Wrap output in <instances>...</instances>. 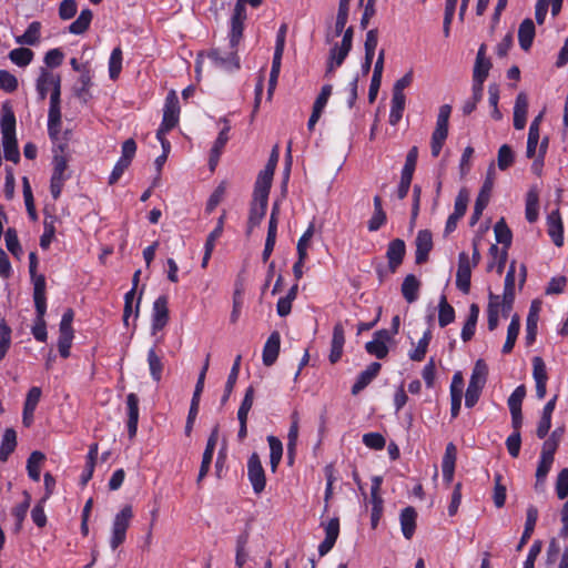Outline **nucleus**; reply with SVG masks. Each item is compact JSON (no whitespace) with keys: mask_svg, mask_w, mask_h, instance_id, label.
Masks as SVG:
<instances>
[{"mask_svg":"<svg viewBox=\"0 0 568 568\" xmlns=\"http://www.w3.org/2000/svg\"><path fill=\"white\" fill-rule=\"evenodd\" d=\"M273 175L274 173L267 170L261 171L255 182L253 195L268 197Z\"/></svg>","mask_w":568,"mask_h":568,"instance_id":"obj_33","label":"nucleus"},{"mask_svg":"<svg viewBox=\"0 0 568 568\" xmlns=\"http://www.w3.org/2000/svg\"><path fill=\"white\" fill-rule=\"evenodd\" d=\"M390 339L389 333L386 329L377 331L374 334V338L366 343L365 349L368 354L376 356L382 359L387 356L388 347L387 343Z\"/></svg>","mask_w":568,"mask_h":568,"instance_id":"obj_12","label":"nucleus"},{"mask_svg":"<svg viewBox=\"0 0 568 568\" xmlns=\"http://www.w3.org/2000/svg\"><path fill=\"white\" fill-rule=\"evenodd\" d=\"M180 116V103L178 95L174 91H171L165 99L164 108H163V118L162 124L164 129L166 128H175L179 123Z\"/></svg>","mask_w":568,"mask_h":568,"instance_id":"obj_11","label":"nucleus"},{"mask_svg":"<svg viewBox=\"0 0 568 568\" xmlns=\"http://www.w3.org/2000/svg\"><path fill=\"white\" fill-rule=\"evenodd\" d=\"M123 53L121 47H115L109 58V78L115 81L122 71Z\"/></svg>","mask_w":568,"mask_h":568,"instance_id":"obj_39","label":"nucleus"},{"mask_svg":"<svg viewBox=\"0 0 568 568\" xmlns=\"http://www.w3.org/2000/svg\"><path fill=\"white\" fill-rule=\"evenodd\" d=\"M45 456L39 450L32 452L27 460V471L28 476L33 481L40 480V471L42 463L44 462Z\"/></svg>","mask_w":568,"mask_h":568,"instance_id":"obj_32","label":"nucleus"},{"mask_svg":"<svg viewBox=\"0 0 568 568\" xmlns=\"http://www.w3.org/2000/svg\"><path fill=\"white\" fill-rule=\"evenodd\" d=\"M430 339H432V332L428 329L423 334V336L418 341L415 349H413L409 353V358L412 361H417V362L422 361L426 355L427 347L429 345Z\"/></svg>","mask_w":568,"mask_h":568,"instance_id":"obj_54","label":"nucleus"},{"mask_svg":"<svg viewBox=\"0 0 568 568\" xmlns=\"http://www.w3.org/2000/svg\"><path fill=\"white\" fill-rule=\"evenodd\" d=\"M0 128L2 136L16 135V116L10 109L3 108Z\"/></svg>","mask_w":568,"mask_h":568,"instance_id":"obj_48","label":"nucleus"},{"mask_svg":"<svg viewBox=\"0 0 568 568\" xmlns=\"http://www.w3.org/2000/svg\"><path fill=\"white\" fill-rule=\"evenodd\" d=\"M488 367L483 359H477L470 375L469 385L484 388L487 382Z\"/></svg>","mask_w":568,"mask_h":568,"instance_id":"obj_40","label":"nucleus"},{"mask_svg":"<svg viewBox=\"0 0 568 568\" xmlns=\"http://www.w3.org/2000/svg\"><path fill=\"white\" fill-rule=\"evenodd\" d=\"M345 344V333L342 323H336L333 328V336L331 343L329 362L336 363L339 361L343 354V347Z\"/></svg>","mask_w":568,"mask_h":568,"instance_id":"obj_18","label":"nucleus"},{"mask_svg":"<svg viewBox=\"0 0 568 568\" xmlns=\"http://www.w3.org/2000/svg\"><path fill=\"white\" fill-rule=\"evenodd\" d=\"M128 408V433L130 438H133L138 432L139 423V398L134 393L126 396Z\"/></svg>","mask_w":568,"mask_h":568,"instance_id":"obj_17","label":"nucleus"},{"mask_svg":"<svg viewBox=\"0 0 568 568\" xmlns=\"http://www.w3.org/2000/svg\"><path fill=\"white\" fill-rule=\"evenodd\" d=\"M538 519V509L537 507L530 505L527 508V517L525 523V529L520 538V542L517 547V549H521V547L527 542V540L531 537L536 523Z\"/></svg>","mask_w":568,"mask_h":568,"instance_id":"obj_34","label":"nucleus"},{"mask_svg":"<svg viewBox=\"0 0 568 568\" xmlns=\"http://www.w3.org/2000/svg\"><path fill=\"white\" fill-rule=\"evenodd\" d=\"M30 503H31V495L27 490H24L23 491V501L20 503L19 505H17L12 510V515L17 520L18 528L21 527V525L27 516V513L30 507Z\"/></svg>","mask_w":568,"mask_h":568,"instance_id":"obj_57","label":"nucleus"},{"mask_svg":"<svg viewBox=\"0 0 568 568\" xmlns=\"http://www.w3.org/2000/svg\"><path fill=\"white\" fill-rule=\"evenodd\" d=\"M12 329L6 318L0 315V362L6 357L11 346Z\"/></svg>","mask_w":568,"mask_h":568,"instance_id":"obj_44","label":"nucleus"},{"mask_svg":"<svg viewBox=\"0 0 568 568\" xmlns=\"http://www.w3.org/2000/svg\"><path fill=\"white\" fill-rule=\"evenodd\" d=\"M406 97L392 95L390 111L388 121L390 125H396L403 118L405 110Z\"/></svg>","mask_w":568,"mask_h":568,"instance_id":"obj_45","label":"nucleus"},{"mask_svg":"<svg viewBox=\"0 0 568 568\" xmlns=\"http://www.w3.org/2000/svg\"><path fill=\"white\" fill-rule=\"evenodd\" d=\"M207 59L212 65L216 69L232 72L240 69V59L236 53V49L221 50L213 49L207 53Z\"/></svg>","mask_w":568,"mask_h":568,"instance_id":"obj_3","label":"nucleus"},{"mask_svg":"<svg viewBox=\"0 0 568 568\" xmlns=\"http://www.w3.org/2000/svg\"><path fill=\"white\" fill-rule=\"evenodd\" d=\"M535 38V24L531 19H525L518 29V41L520 44V48L525 51H527L531 44L532 40Z\"/></svg>","mask_w":568,"mask_h":568,"instance_id":"obj_26","label":"nucleus"},{"mask_svg":"<svg viewBox=\"0 0 568 568\" xmlns=\"http://www.w3.org/2000/svg\"><path fill=\"white\" fill-rule=\"evenodd\" d=\"M381 364L377 362L371 363L365 371H363L358 376L354 385L352 386V393L354 395L358 394L363 390L379 373Z\"/></svg>","mask_w":568,"mask_h":568,"instance_id":"obj_21","label":"nucleus"},{"mask_svg":"<svg viewBox=\"0 0 568 568\" xmlns=\"http://www.w3.org/2000/svg\"><path fill=\"white\" fill-rule=\"evenodd\" d=\"M59 84H61L60 75L53 73L45 67H41L39 70V75L36 80V91L39 101H44L48 94L52 92Z\"/></svg>","mask_w":568,"mask_h":568,"instance_id":"obj_5","label":"nucleus"},{"mask_svg":"<svg viewBox=\"0 0 568 568\" xmlns=\"http://www.w3.org/2000/svg\"><path fill=\"white\" fill-rule=\"evenodd\" d=\"M420 287L419 280L414 274H408L402 283V294L408 303H413L418 298Z\"/></svg>","mask_w":568,"mask_h":568,"instance_id":"obj_27","label":"nucleus"},{"mask_svg":"<svg viewBox=\"0 0 568 568\" xmlns=\"http://www.w3.org/2000/svg\"><path fill=\"white\" fill-rule=\"evenodd\" d=\"M473 267L469 255L466 252H460L458 255V267L456 272V286L464 294L469 293Z\"/></svg>","mask_w":568,"mask_h":568,"instance_id":"obj_9","label":"nucleus"},{"mask_svg":"<svg viewBox=\"0 0 568 568\" xmlns=\"http://www.w3.org/2000/svg\"><path fill=\"white\" fill-rule=\"evenodd\" d=\"M267 443L270 446L271 469L276 471L283 456V444L277 437L273 435L267 436Z\"/></svg>","mask_w":568,"mask_h":568,"instance_id":"obj_37","label":"nucleus"},{"mask_svg":"<svg viewBox=\"0 0 568 568\" xmlns=\"http://www.w3.org/2000/svg\"><path fill=\"white\" fill-rule=\"evenodd\" d=\"M516 155L513 148L508 144H503L497 153V165L501 171L509 169L515 162Z\"/></svg>","mask_w":568,"mask_h":568,"instance_id":"obj_47","label":"nucleus"},{"mask_svg":"<svg viewBox=\"0 0 568 568\" xmlns=\"http://www.w3.org/2000/svg\"><path fill=\"white\" fill-rule=\"evenodd\" d=\"M362 440L366 447H368L371 449H375V450L383 449L386 444L384 436L382 434L375 433V432L364 434Z\"/></svg>","mask_w":568,"mask_h":568,"instance_id":"obj_61","label":"nucleus"},{"mask_svg":"<svg viewBox=\"0 0 568 568\" xmlns=\"http://www.w3.org/2000/svg\"><path fill=\"white\" fill-rule=\"evenodd\" d=\"M489 256L490 261L487 265L488 271H496L498 274L504 272L508 252L506 248H499L496 244H493L489 247Z\"/></svg>","mask_w":568,"mask_h":568,"instance_id":"obj_23","label":"nucleus"},{"mask_svg":"<svg viewBox=\"0 0 568 568\" xmlns=\"http://www.w3.org/2000/svg\"><path fill=\"white\" fill-rule=\"evenodd\" d=\"M416 518L417 513L415 508L408 506L404 508L400 513L399 520H400V528L404 537L406 539H410L416 529Z\"/></svg>","mask_w":568,"mask_h":568,"instance_id":"obj_22","label":"nucleus"},{"mask_svg":"<svg viewBox=\"0 0 568 568\" xmlns=\"http://www.w3.org/2000/svg\"><path fill=\"white\" fill-rule=\"evenodd\" d=\"M519 329H520V320H519V316L517 314H515L511 317V321L507 328V337H506V342L503 346L504 354H509L513 351L515 343L517 341L518 334H519Z\"/></svg>","mask_w":568,"mask_h":568,"instance_id":"obj_35","label":"nucleus"},{"mask_svg":"<svg viewBox=\"0 0 568 568\" xmlns=\"http://www.w3.org/2000/svg\"><path fill=\"white\" fill-rule=\"evenodd\" d=\"M525 216L529 223H535L538 220L539 195L535 190H529L526 194Z\"/></svg>","mask_w":568,"mask_h":568,"instance_id":"obj_29","label":"nucleus"},{"mask_svg":"<svg viewBox=\"0 0 568 568\" xmlns=\"http://www.w3.org/2000/svg\"><path fill=\"white\" fill-rule=\"evenodd\" d=\"M168 297L160 295L153 303L151 331L155 335L169 322Z\"/></svg>","mask_w":568,"mask_h":568,"instance_id":"obj_10","label":"nucleus"},{"mask_svg":"<svg viewBox=\"0 0 568 568\" xmlns=\"http://www.w3.org/2000/svg\"><path fill=\"white\" fill-rule=\"evenodd\" d=\"M0 89L11 93L18 89V79L7 70H0Z\"/></svg>","mask_w":568,"mask_h":568,"instance_id":"obj_62","label":"nucleus"},{"mask_svg":"<svg viewBox=\"0 0 568 568\" xmlns=\"http://www.w3.org/2000/svg\"><path fill=\"white\" fill-rule=\"evenodd\" d=\"M528 101L525 93H519L514 106V126L516 130H523L526 125V115Z\"/></svg>","mask_w":568,"mask_h":568,"instance_id":"obj_25","label":"nucleus"},{"mask_svg":"<svg viewBox=\"0 0 568 568\" xmlns=\"http://www.w3.org/2000/svg\"><path fill=\"white\" fill-rule=\"evenodd\" d=\"M267 202L268 197H260L257 195H253L248 215V227L251 230L257 226L265 216Z\"/></svg>","mask_w":568,"mask_h":568,"instance_id":"obj_19","label":"nucleus"},{"mask_svg":"<svg viewBox=\"0 0 568 568\" xmlns=\"http://www.w3.org/2000/svg\"><path fill=\"white\" fill-rule=\"evenodd\" d=\"M282 57L283 53L274 52L273 54V61H272V68L270 73V80H268V94L271 95L274 91L277 79L281 72V65H282Z\"/></svg>","mask_w":568,"mask_h":568,"instance_id":"obj_58","label":"nucleus"},{"mask_svg":"<svg viewBox=\"0 0 568 568\" xmlns=\"http://www.w3.org/2000/svg\"><path fill=\"white\" fill-rule=\"evenodd\" d=\"M496 178V166L495 163H490L487 169L486 179L484 181V184L481 186V190L476 199L474 211L470 217V225H475L479 217L483 214V211L488 205L490 192L493 190L494 183Z\"/></svg>","mask_w":568,"mask_h":568,"instance_id":"obj_2","label":"nucleus"},{"mask_svg":"<svg viewBox=\"0 0 568 568\" xmlns=\"http://www.w3.org/2000/svg\"><path fill=\"white\" fill-rule=\"evenodd\" d=\"M41 24L38 21L31 22L23 34L16 37V42L22 45H36L40 40Z\"/></svg>","mask_w":568,"mask_h":568,"instance_id":"obj_28","label":"nucleus"},{"mask_svg":"<svg viewBox=\"0 0 568 568\" xmlns=\"http://www.w3.org/2000/svg\"><path fill=\"white\" fill-rule=\"evenodd\" d=\"M4 241L8 251L16 257L20 258L23 251L19 243L16 230L8 229L4 233Z\"/></svg>","mask_w":568,"mask_h":568,"instance_id":"obj_56","label":"nucleus"},{"mask_svg":"<svg viewBox=\"0 0 568 568\" xmlns=\"http://www.w3.org/2000/svg\"><path fill=\"white\" fill-rule=\"evenodd\" d=\"M469 195L465 189H462L458 192V195L455 199L454 212L448 216L445 225V234L453 233L458 224V221L465 215L467 210Z\"/></svg>","mask_w":568,"mask_h":568,"instance_id":"obj_8","label":"nucleus"},{"mask_svg":"<svg viewBox=\"0 0 568 568\" xmlns=\"http://www.w3.org/2000/svg\"><path fill=\"white\" fill-rule=\"evenodd\" d=\"M556 494L559 499L568 497V468L560 470L556 481Z\"/></svg>","mask_w":568,"mask_h":568,"instance_id":"obj_64","label":"nucleus"},{"mask_svg":"<svg viewBox=\"0 0 568 568\" xmlns=\"http://www.w3.org/2000/svg\"><path fill=\"white\" fill-rule=\"evenodd\" d=\"M133 518V508L131 505L123 506L114 516L111 526L110 547L118 549L126 540V531Z\"/></svg>","mask_w":568,"mask_h":568,"instance_id":"obj_1","label":"nucleus"},{"mask_svg":"<svg viewBox=\"0 0 568 568\" xmlns=\"http://www.w3.org/2000/svg\"><path fill=\"white\" fill-rule=\"evenodd\" d=\"M349 50L335 44L329 51V59L327 63L326 73H332L336 68L341 67L348 55Z\"/></svg>","mask_w":568,"mask_h":568,"instance_id":"obj_43","label":"nucleus"},{"mask_svg":"<svg viewBox=\"0 0 568 568\" xmlns=\"http://www.w3.org/2000/svg\"><path fill=\"white\" fill-rule=\"evenodd\" d=\"M3 158L7 161L18 163L20 161V152L16 135L2 136Z\"/></svg>","mask_w":568,"mask_h":568,"instance_id":"obj_41","label":"nucleus"},{"mask_svg":"<svg viewBox=\"0 0 568 568\" xmlns=\"http://www.w3.org/2000/svg\"><path fill=\"white\" fill-rule=\"evenodd\" d=\"M405 254L406 245L403 240L395 239L388 243L386 257L388 260V266L392 272H395L403 263Z\"/></svg>","mask_w":568,"mask_h":568,"instance_id":"obj_16","label":"nucleus"},{"mask_svg":"<svg viewBox=\"0 0 568 568\" xmlns=\"http://www.w3.org/2000/svg\"><path fill=\"white\" fill-rule=\"evenodd\" d=\"M300 424L298 416L294 413L291 416V426L287 433V455L291 462L294 459V455L296 452V445L298 439Z\"/></svg>","mask_w":568,"mask_h":568,"instance_id":"obj_31","label":"nucleus"},{"mask_svg":"<svg viewBox=\"0 0 568 568\" xmlns=\"http://www.w3.org/2000/svg\"><path fill=\"white\" fill-rule=\"evenodd\" d=\"M526 395V389L524 385L517 386L514 392L508 397L507 404L509 410H521V404Z\"/></svg>","mask_w":568,"mask_h":568,"instance_id":"obj_63","label":"nucleus"},{"mask_svg":"<svg viewBox=\"0 0 568 568\" xmlns=\"http://www.w3.org/2000/svg\"><path fill=\"white\" fill-rule=\"evenodd\" d=\"M547 233L556 246L564 245V224L558 210L550 212L547 216Z\"/></svg>","mask_w":568,"mask_h":568,"instance_id":"obj_15","label":"nucleus"},{"mask_svg":"<svg viewBox=\"0 0 568 568\" xmlns=\"http://www.w3.org/2000/svg\"><path fill=\"white\" fill-rule=\"evenodd\" d=\"M67 159L63 155H55L53 158V172L50 180V192L54 200H57L61 192L68 175L67 171Z\"/></svg>","mask_w":568,"mask_h":568,"instance_id":"obj_7","label":"nucleus"},{"mask_svg":"<svg viewBox=\"0 0 568 568\" xmlns=\"http://www.w3.org/2000/svg\"><path fill=\"white\" fill-rule=\"evenodd\" d=\"M455 321V310L448 304L446 296L442 295L438 304V324L445 327Z\"/></svg>","mask_w":568,"mask_h":568,"instance_id":"obj_42","label":"nucleus"},{"mask_svg":"<svg viewBox=\"0 0 568 568\" xmlns=\"http://www.w3.org/2000/svg\"><path fill=\"white\" fill-rule=\"evenodd\" d=\"M494 232L497 243L503 244V248L508 250L511 244L513 235L504 220H500L495 224Z\"/></svg>","mask_w":568,"mask_h":568,"instance_id":"obj_51","label":"nucleus"},{"mask_svg":"<svg viewBox=\"0 0 568 568\" xmlns=\"http://www.w3.org/2000/svg\"><path fill=\"white\" fill-rule=\"evenodd\" d=\"M554 463V457L549 456L548 454H540L539 463L536 470V484L535 488L536 490L542 491L546 484V478L548 473L551 469Z\"/></svg>","mask_w":568,"mask_h":568,"instance_id":"obj_24","label":"nucleus"},{"mask_svg":"<svg viewBox=\"0 0 568 568\" xmlns=\"http://www.w3.org/2000/svg\"><path fill=\"white\" fill-rule=\"evenodd\" d=\"M93 13L90 9H83L79 17L69 26V32L72 34L84 33L92 21Z\"/></svg>","mask_w":568,"mask_h":568,"instance_id":"obj_36","label":"nucleus"},{"mask_svg":"<svg viewBox=\"0 0 568 568\" xmlns=\"http://www.w3.org/2000/svg\"><path fill=\"white\" fill-rule=\"evenodd\" d=\"M61 130V112L48 111V133L50 139L57 140Z\"/></svg>","mask_w":568,"mask_h":568,"instance_id":"obj_60","label":"nucleus"},{"mask_svg":"<svg viewBox=\"0 0 568 568\" xmlns=\"http://www.w3.org/2000/svg\"><path fill=\"white\" fill-rule=\"evenodd\" d=\"M246 18V9H242L241 6L237 8L234 6V10L230 19L229 31V42L232 49H237V45L242 40Z\"/></svg>","mask_w":568,"mask_h":568,"instance_id":"obj_6","label":"nucleus"},{"mask_svg":"<svg viewBox=\"0 0 568 568\" xmlns=\"http://www.w3.org/2000/svg\"><path fill=\"white\" fill-rule=\"evenodd\" d=\"M417 158H418V149H417V146H413L406 155V160H405V164L402 169L400 178L407 179L410 181L413 180V175H414L416 164H417Z\"/></svg>","mask_w":568,"mask_h":568,"instance_id":"obj_49","label":"nucleus"},{"mask_svg":"<svg viewBox=\"0 0 568 568\" xmlns=\"http://www.w3.org/2000/svg\"><path fill=\"white\" fill-rule=\"evenodd\" d=\"M34 53L28 48H17L9 52V59L12 63L20 68H24L31 63Z\"/></svg>","mask_w":568,"mask_h":568,"instance_id":"obj_46","label":"nucleus"},{"mask_svg":"<svg viewBox=\"0 0 568 568\" xmlns=\"http://www.w3.org/2000/svg\"><path fill=\"white\" fill-rule=\"evenodd\" d=\"M416 264H423L428 260V254L433 248V236L428 230H420L417 233L416 240Z\"/></svg>","mask_w":568,"mask_h":568,"instance_id":"obj_14","label":"nucleus"},{"mask_svg":"<svg viewBox=\"0 0 568 568\" xmlns=\"http://www.w3.org/2000/svg\"><path fill=\"white\" fill-rule=\"evenodd\" d=\"M349 0H339L338 11L335 21V36L342 34L348 19Z\"/></svg>","mask_w":568,"mask_h":568,"instance_id":"obj_52","label":"nucleus"},{"mask_svg":"<svg viewBox=\"0 0 568 568\" xmlns=\"http://www.w3.org/2000/svg\"><path fill=\"white\" fill-rule=\"evenodd\" d=\"M17 446V434L12 428L4 430L0 445V460L6 462Z\"/></svg>","mask_w":568,"mask_h":568,"instance_id":"obj_38","label":"nucleus"},{"mask_svg":"<svg viewBox=\"0 0 568 568\" xmlns=\"http://www.w3.org/2000/svg\"><path fill=\"white\" fill-rule=\"evenodd\" d=\"M247 478L256 495H260L265 489V471L256 453H253L247 459Z\"/></svg>","mask_w":568,"mask_h":568,"instance_id":"obj_4","label":"nucleus"},{"mask_svg":"<svg viewBox=\"0 0 568 568\" xmlns=\"http://www.w3.org/2000/svg\"><path fill=\"white\" fill-rule=\"evenodd\" d=\"M240 364H241V355H239L236 358H235V362L231 368V372L227 376V381H226V384H225V389H224V395L222 396V404H225L230 397V395L232 394L233 392V388H234V385L237 381V377H239V371H240Z\"/></svg>","mask_w":568,"mask_h":568,"instance_id":"obj_50","label":"nucleus"},{"mask_svg":"<svg viewBox=\"0 0 568 568\" xmlns=\"http://www.w3.org/2000/svg\"><path fill=\"white\" fill-rule=\"evenodd\" d=\"M156 344L148 352V365L150 375L154 382H160L162 378L163 363L162 357L156 354Z\"/></svg>","mask_w":568,"mask_h":568,"instance_id":"obj_30","label":"nucleus"},{"mask_svg":"<svg viewBox=\"0 0 568 568\" xmlns=\"http://www.w3.org/2000/svg\"><path fill=\"white\" fill-rule=\"evenodd\" d=\"M222 121L224 122V128L220 131L216 140L214 141V144L211 149V151H213V156L216 158V156H220L222 154V151L225 146V144L227 143L229 141V132L231 130V125L229 123V121L226 119H222Z\"/></svg>","mask_w":568,"mask_h":568,"instance_id":"obj_55","label":"nucleus"},{"mask_svg":"<svg viewBox=\"0 0 568 568\" xmlns=\"http://www.w3.org/2000/svg\"><path fill=\"white\" fill-rule=\"evenodd\" d=\"M254 394H255V392H254L253 386H248L245 390L244 398L239 407L237 419H242V418L247 419L248 413L253 406Z\"/></svg>","mask_w":568,"mask_h":568,"instance_id":"obj_59","label":"nucleus"},{"mask_svg":"<svg viewBox=\"0 0 568 568\" xmlns=\"http://www.w3.org/2000/svg\"><path fill=\"white\" fill-rule=\"evenodd\" d=\"M280 345H281V336L278 332H273L264 347H263V364L265 366H271L275 363L277 359L278 353H280Z\"/></svg>","mask_w":568,"mask_h":568,"instance_id":"obj_20","label":"nucleus"},{"mask_svg":"<svg viewBox=\"0 0 568 568\" xmlns=\"http://www.w3.org/2000/svg\"><path fill=\"white\" fill-rule=\"evenodd\" d=\"M537 323H538V313L535 310L534 305L531 306L527 321H526V344L531 345L536 341L537 335Z\"/></svg>","mask_w":568,"mask_h":568,"instance_id":"obj_53","label":"nucleus"},{"mask_svg":"<svg viewBox=\"0 0 568 568\" xmlns=\"http://www.w3.org/2000/svg\"><path fill=\"white\" fill-rule=\"evenodd\" d=\"M217 439H219V426H215L212 429V432L207 438L206 447H205L203 456H202V463H201V467H200V471H199V476H197V481H201L207 475V473L210 470V466H211V463L213 459V454H214V450L216 447Z\"/></svg>","mask_w":568,"mask_h":568,"instance_id":"obj_13","label":"nucleus"}]
</instances>
